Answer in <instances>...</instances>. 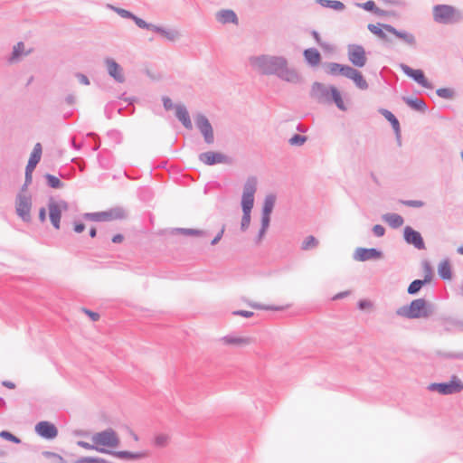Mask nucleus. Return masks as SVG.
Segmentation results:
<instances>
[{
    "label": "nucleus",
    "instance_id": "1",
    "mask_svg": "<svg viewBox=\"0 0 463 463\" xmlns=\"http://www.w3.org/2000/svg\"><path fill=\"white\" fill-rule=\"evenodd\" d=\"M251 67L258 70L263 75H276L282 80L298 83L300 76L294 69L288 67V61L283 56L261 54L249 58Z\"/></svg>",
    "mask_w": 463,
    "mask_h": 463
},
{
    "label": "nucleus",
    "instance_id": "2",
    "mask_svg": "<svg viewBox=\"0 0 463 463\" xmlns=\"http://www.w3.org/2000/svg\"><path fill=\"white\" fill-rule=\"evenodd\" d=\"M257 178L249 176L243 186L241 197L242 218L241 222V230L245 232L250 223V213L254 205V194L257 191Z\"/></svg>",
    "mask_w": 463,
    "mask_h": 463
},
{
    "label": "nucleus",
    "instance_id": "3",
    "mask_svg": "<svg viewBox=\"0 0 463 463\" xmlns=\"http://www.w3.org/2000/svg\"><path fill=\"white\" fill-rule=\"evenodd\" d=\"M434 313V305L425 298L413 299L409 305L402 306L396 310L399 317L409 319L428 318Z\"/></svg>",
    "mask_w": 463,
    "mask_h": 463
},
{
    "label": "nucleus",
    "instance_id": "4",
    "mask_svg": "<svg viewBox=\"0 0 463 463\" xmlns=\"http://www.w3.org/2000/svg\"><path fill=\"white\" fill-rule=\"evenodd\" d=\"M433 20L441 24H452L462 21L463 14L452 5H436L432 10Z\"/></svg>",
    "mask_w": 463,
    "mask_h": 463
},
{
    "label": "nucleus",
    "instance_id": "5",
    "mask_svg": "<svg viewBox=\"0 0 463 463\" xmlns=\"http://www.w3.org/2000/svg\"><path fill=\"white\" fill-rule=\"evenodd\" d=\"M82 218L91 222H110L127 218V213L123 207L116 206L107 211L85 213Z\"/></svg>",
    "mask_w": 463,
    "mask_h": 463
},
{
    "label": "nucleus",
    "instance_id": "6",
    "mask_svg": "<svg viewBox=\"0 0 463 463\" xmlns=\"http://www.w3.org/2000/svg\"><path fill=\"white\" fill-rule=\"evenodd\" d=\"M428 390L438 392L442 395L458 393L463 391V383L457 376L452 375L448 383H432L428 386Z\"/></svg>",
    "mask_w": 463,
    "mask_h": 463
},
{
    "label": "nucleus",
    "instance_id": "7",
    "mask_svg": "<svg viewBox=\"0 0 463 463\" xmlns=\"http://www.w3.org/2000/svg\"><path fill=\"white\" fill-rule=\"evenodd\" d=\"M92 441L98 447H107V448H115L119 444V439L118 437L117 432L109 428L100 432H97L92 436Z\"/></svg>",
    "mask_w": 463,
    "mask_h": 463
},
{
    "label": "nucleus",
    "instance_id": "8",
    "mask_svg": "<svg viewBox=\"0 0 463 463\" xmlns=\"http://www.w3.org/2000/svg\"><path fill=\"white\" fill-rule=\"evenodd\" d=\"M68 207L66 201L54 202L52 198L50 199L48 203L49 218L54 229H60L62 211H66Z\"/></svg>",
    "mask_w": 463,
    "mask_h": 463
},
{
    "label": "nucleus",
    "instance_id": "9",
    "mask_svg": "<svg viewBox=\"0 0 463 463\" xmlns=\"http://www.w3.org/2000/svg\"><path fill=\"white\" fill-rule=\"evenodd\" d=\"M32 199L31 196L24 195L19 193L16 195L15 211L16 214L24 222H30L32 221L31 211Z\"/></svg>",
    "mask_w": 463,
    "mask_h": 463
},
{
    "label": "nucleus",
    "instance_id": "10",
    "mask_svg": "<svg viewBox=\"0 0 463 463\" xmlns=\"http://www.w3.org/2000/svg\"><path fill=\"white\" fill-rule=\"evenodd\" d=\"M347 55L350 62L358 68L366 64L367 58L364 48L360 44H349L347 47Z\"/></svg>",
    "mask_w": 463,
    "mask_h": 463
},
{
    "label": "nucleus",
    "instance_id": "11",
    "mask_svg": "<svg viewBox=\"0 0 463 463\" xmlns=\"http://www.w3.org/2000/svg\"><path fill=\"white\" fill-rule=\"evenodd\" d=\"M35 433L47 440L54 439L58 436V428L56 425L48 420H41L34 427Z\"/></svg>",
    "mask_w": 463,
    "mask_h": 463
},
{
    "label": "nucleus",
    "instance_id": "12",
    "mask_svg": "<svg viewBox=\"0 0 463 463\" xmlns=\"http://www.w3.org/2000/svg\"><path fill=\"white\" fill-rule=\"evenodd\" d=\"M233 160L231 156L216 151L204 152V165H214L218 164L232 165Z\"/></svg>",
    "mask_w": 463,
    "mask_h": 463
},
{
    "label": "nucleus",
    "instance_id": "13",
    "mask_svg": "<svg viewBox=\"0 0 463 463\" xmlns=\"http://www.w3.org/2000/svg\"><path fill=\"white\" fill-rule=\"evenodd\" d=\"M403 237L408 244L413 245L416 249H425V243L421 234L411 226H405L403 230Z\"/></svg>",
    "mask_w": 463,
    "mask_h": 463
},
{
    "label": "nucleus",
    "instance_id": "14",
    "mask_svg": "<svg viewBox=\"0 0 463 463\" xmlns=\"http://www.w3.org/2000/svg\"><path fill=\"white\" fill-rule=\"evenodd\" d=\"M382 257L383 252L375 248H357L354 254V258L359 261L377 260Z\"/></svg>",
    "mask_w": 463,
    "mask_h": 463
},
{
    "label": "nucleus",
    "instance_id": "15",
    "mask_svg": "<svg viewBox=\"0 0 463 463\" xmlns=\"http://www.w3.org/2000/svg\"><path fill=\"white\" fill-rule=\"evenodd\" d=\"M105 63L107 66V71L109 75L115 80V81L118 83H123L125 81V77L123 74V69L119 63H118L112 58H106Z\"/></svg>",
    "mask_w": 463,
    "mask_h": 463
},
{
    "label": "nucleus",
    "instance_id": "16",
    "mask_svg": "<svg viewBox=\"0 0 463 463\" xmlns=\"http://www.w3.org/2000/svg\"><path fill=\"white\" fill-rule=\"evenodd\" d=\"M383 27L386 32L392 33L397 38L402 40L406 44L410 46L416 45V39L412 33L406 31H399L395 27L388 24H383Z\"/></svg>",
    "mask_w": 463,
    "mask_h": 463
},
{
    "label": "nucleus",
    "instance_id": "17",
    "mask_svg": "<svg viewBox=\"0 0 463 463\" xmlns=\"http://www.w3.org/2000/svg\"><path fill=\"white\" fill-rule=\"evenodd\" d=\"M426 268H428V274H425L423 279H414L408 287L407 292L409 295H416L421 288L429 283L432 279V269L428 261L425 262Z\"/></svg>",
    "mask_w": 463,
    "mask_h": 463
},
{
    "label": "nucleus",
    "instance_id": "18",
    "mask_svg": "<svg viewBox=\"0 0 463 463\" xmlns=\"http://www.w3.org/2000/svg\"><path fill=\"white\" fill-rule=\"evenodd\" d=\"M345 71H346V74L345 77L352 80L357 88H359L360 90H363L368 89V83H367L366 80L364 78L361 71H359L358 70H356L351 66H349L348 69H345Z\"/></svg>",
    "mask_w": 463,
    "mask_h": 463
},
{
    "label": "nucleus",
    "instance_id": "19",
    "mask_svg": "<svg viewBox=\"0 0 463 463\" xmlns=\"http://www.w3.org/2000/svg\"><path fill=\"white\" fill-rule=\"evenodd\" d=\"M107 454L112 455L118 458L125 459V460H137L146 457V452L137 451L132 452L128 450H112L108 449Z\"/></svg>",
    "mask_w": 463,
    "mask_h": 463
},
{
    "label": "nucleus",
    "instance_id": "20",
    "mask_svg": "<svg viewBox=\"0 0 463 463\" xmlns=\"http://www.w3.org/2000/svg\"><path fill=\"white\" fill-rule=\"evenodd\" d=\"M175 118L181 122L184 128L191 130L193 123L186 107L184 104L176 107L175 110Z\"/></svg>",
    "mask_w": 463,
    "mask_h": 463
},
{
    "label": "nucleus",
    "instance_id": "21",
    "mask_svg": "<svg viewBox=\"0 0 463 463\" xmlns=\"http://www.w3.org/2000/svg\"><path fill=\"white\" fill-rule=\"evenodd\" d=\"M42 153H43L42 145L40 143H36L33 146V149L30 155L29 160L25 166L26 170L34 171L37 165L41 161Z\"/></svg>",
    "mask_w": 463,
    "mask_h": 463
},
{
    "label": "nucleus",
    "instance_id": "22",
    "mask_svg": "<svg viewBox=\"0 0 463 463\" xmlns=\"http://www.w3.org/2000/svg\"><path fill=\"white\" fill-rule=\"evenodd\" d=\"M216 19L221 24H238L239 19L236 13L231 9H223L216 14Z\"/></svg>",
    "mask_w": 463,
    "mask_h": 463
},
{
    "label": "nucleus",
    "instance_id": "23",
    "mask_svg": "<svg viewBox=\"0 0 463 463\" xmlns=\"http://www.w3.org/2000/svg\"><path fill=\"white\" fill-rule=\"evenodd\" d=\"M312 91L319 102L329 100L330 88H326L320 82H314L312 85Z\"/></svg>",
    "mask_w": 463,
    "mask_h": 463
},
{
    "label": "nucleus",
    "instance_id": "24",
    "mask_svg": "<svg viewBox=\"0 0 463 463\" xmlns=\"http://www.w3.org/2000/svg\"><path fill=\"white\" fill-rule=\"evenodd\" d=\"M379 113L381 115H383L390 122L392 128H393V130L396 134L398 140H400V137H401L400 123H399V120L397 119V118L394 116V114L386 109H380Z\"/></svg>",
    "mask_w": 463,
    "mask_h": 463
},
{
    "label": "nucleus",
    "instance_id": "25",
    "mask_svg": "<svg viewBox=\"0 0 463 463\" xmlns=\"http://www.w3.org/2000/svg\"><path fill=\"white\" fill-rule=\"evenodd\" d=\"M33 52V49H29L28 51H24V43L23 42H18L13 47V51L11 56L8 59L10 63L16 62L20 60L23 55H28Z\"/></svg>",
    "mask_w": 463,
    "mask_h": 463
},
{
    "label": "nucleus",
    "instance_id": "26",
    "mask_svg": "<svg viewBox=\"0 0 463 463\" xmlns=\"http://www.w3.org/2000/svg\"><path fill=\"white\" fill-rule=\"evenodd\" d=\"M114 110H117L118 114H124L125 111H129V113H133L135 109L133 107L128 109V106L119 107L117 101L110 102L105 106L104 109L107 118L110 119L112 118Z\"/></svg>",
    "mask_w": 463,
    "mask_h": 463
},
{
    "label": "nucleus",
    "instance_id": "27",
    "mask_svg": "<svg viewBox=\"0 0 463 463\" xmlns=\"http://www.w3.org/2000/svg\"><path fill=\"white\" fill-rule=\"evenodd\" d=\"M402 100L412 109L425 113L428 109V107L425 101L421 99L411 98V97H402Z\"/></svg>",
    "mask_w": 463,
    "mask_h": 463
},
{
    "label": "nucleus",
    "instance_id": "28",
    "mask_svg": "<svg viewBox=\"0 0 463 463\" xmlns=\"http://www.w3.org/2000/svg\"><path fill=\"white\" fill-rule=\"evenodd\" d=\"M305 61L310 66H317L321 61L320 52L316 48H307L303 52Z\"/></svg>",
    "mask_w": 463,
    "mask_h": 463
},
{
    "label": "nucleus",
    "instance_id": "29",
    "mask_svg": "<svg viewBox=\"0 0 463 463\" xmlns=\"http://www.w3.org/2000/svg\"><path fill=\"white\" fill-rule=\"evenodd\" d=\"M438 274L444 280H449L452 278V270L449 259L442 260L438 266Z\"/></svg>",
    "mask_w": 463,
    "mask_h": 463
},
{
    "label": "nucleus",
    "instance_id": "30",
    "mask_svg": "<svg viewBox=\"0 0 463 463\" xmlns=\"http://www.w3.org/2000/svg\"><path fill=\"white\" fill-rule=\"evenodd\" d=\"M410 78L425 89H433L432 83L427 80L423 71L420 69H416Z\"/></svg>",
    "mask_w": 463,
    "mask_h": 463
},
{
    "label": "nucleus",
    "instance_id": "31",
    "mask_svg": "<svg viewBox=\"0 0 463 463\" xmlns=\"http://www.w3.org/2000/svg\"><path fill=\"white\" fill-rule=\"evenodd\" d=\"M330 99L326 100V102H334L339 109L345 111L346 107L342 99L340 91L335 86H330Z\"/></svg>",
    "mask_w": 463,
    "mask_h": 463
},
{
    "label": "nucleus",
    "instance_id": "32",
    "mask_svg": "<svg viewBox=\"0 0 463 463\" xmlns=\"http://www.w3.org/2000/svg\"><path fill=\"white\" fill-rule=\"evenodd\" d=\"M383 221H385L392 229L400 228L404 220L402 215L398 213H385L383 215Z\"/></svg>",
    "mask_w": 463,
    "mask_h": 463
},
{
    "label": "nucleus",
    "instance_id": "33",
    "mask_svg": "<svg viewBox=\"0 0 463 463\" xmlns=\"http://www.w3.org/2000/svg\"><path fill=\"white\" fill-rule=\"evenodd\" d=\"M348 68H349V65L340 64L337 62H329L326 65V73H328L330 75H334V76H336V75L345 76V74H346L345 69H348Z\"/></svg>",
    "mask_w": 463,
    "mask_h": 463
},
{
    "label": "nucleus",
    "instance_id": "34",
    "mask_svg": "<svg viewBox=\"0 0 463 463\" xmlns=\"http://www.w3.org/2000/svg\"><path fill=\"white\" fill-rule=\"evenodd\" d=\"M222 341L226 345H249L250 343V339L249 337L235 336V335H225L222 338Z\"/></svg>",
    "mask_w": 463,
    "mask_h": 463
},
{
    "label": "nucleus",
    "instance_id": "35",
    "mask_svg": "<svg viewBox=\"0 0 463 463\" xmlns=\"http://www.w3.org/2000/svg\"><path fill=\"white\" fill-rule=\"evenodd\" d=\"M316 2L323 7L335 11H343L345 8L344 3L338 0H316Z\"/></svg>",
    "mask_w": 463,
    "mask_h": 463
},
{
    "label": "nucleus",
    "instance_id": "36",
    "mask_svg": "<svg viewBox=\"0 0 463 463\" xmlns=\"http://www.w3.org/2000/svg\"><path fill=\"white\" fill-rule=\"evenodd\" d=\"M44 179L46 181V184L48 187L52 189H61L64 186V183L61 181V179L52 174H45Z\"/></svg>",
    "mask_w": 463,
    "mask_h": 463
},
{
    "label": "nucleus",
    "instance_id": "37",
    "mask_svg": "<svg viewBox=\"0 0 463 463\" xmlns=\"http://www.w3.org/2000/svg\"><path fill=\"white\" fill-rule=\"evenodd\" d=\"M154 32L159 33L160 35H162L169 41H175L179 35L176 30H167L159 25L155 26Z\"/></svg>",
    "mask_w": 463,
    "mask_h": 463
},
{
    "label": "nucleus",
    "instance_id": "38",
    "mask_svg": "<svg viewBox=\"0 0 463 463\" xmlns=\"http://www.w3.org/2000/svg\"><path fill=\"white\" fill-rule=\"evenodd\" d=\"M276 196L274 194H268L263 203L261 214L270 215L274 208Z\"/></svg>",
    "mask_w": 463,
    "mask_h": 463
},
{
    "label": "nucleus",
    "instance_id": "39",
    "mask_svg": "<svg viewBox=\"0 0 463 463\" xmlns=\"http://www.w3.org/2000/svg\"><path fill=\"white\" fill-rule=\"evenodd\" d=\"M172 234H182L189 236H203V230L190 228H175L171 232Z\"/></svg>",
    "mask_w": 463,
    "mask_h": 463
},
{
    "label": "nucleus",
    "instance_id": "40",
    "mask_svg": "<svg viewBox=\"0 0 463 463\" xmlns=\"http://www.w3.org/2000/svg\"><path fill=\"white\" fill-rule=\"evenodd\" d=\"M318 244L319 241L315 236L308 235L303 240L300 249L302 250H309L316 249L318 246Z\"/></svg>",
    "mask_w": 463,
    "mask_h": 463
},
{
    "label": "nucleus",
    "instance_id": "41",
    "mask_svg": "<svg viewBox=\"0 0 463 463\" xmlns=\"http://www.w3.org/2000/svg\"><path fill=\"white\" fill-rule=\"evenodd\" d=\"M367 29L383 41H388V37L384 32L385 30L383 29V24H378V25H375L373 24H369Z\"/></svg>",
    "mask_w": 463,
    "mask_h": 463
},
{
    "label": "nucleus",
    "instance_id": "42",
    "mask_svg": "<svg viewBox=\"0 0 463 463\" xmlns=\"http://www.w3.org/2000/svg\"><path fill=\"white\" fill-rule=\"evenodd\" d=\"M204 142L207 144H213L214 142V135L212 124L204 117Z\"/></svg>",
    "mask_w": 463,
    "mask_h": 463
},
{
    "label": "nucleus",
    "instance_id": "43",
    "mask_svg": "<svg viewBox=\"0 0 463 463\" xmlns=\"http://www.w3.org/2000/svg\"><path fill=\"white\" fill-rule=\"evenodd\" d=\"M357 5L364 9L365 11L373 12L379 15H382L384 13L382 9L376 6L375 3L373 0H369L363 4H358Z\"/></svg>",
    "mask_w": 463,
    "mask_h": 463
},
{
    "label": "nucleus",
    "instance_id": "44",
    "mask_svg": "<svg viewBox=\"0 0 463 463\" xmlns=\"http://www.w3.org/2000/svg\"><path fill=\"white\" fill-rule=\"evenodd\" d=\"M132 21L136 24V25L137 27H139L140 29H146V30H148V31H153L154 32V29H155V26L156 24H151V23H147L146 22L144 19L137 16L136 14H134L133 18H132Z\"/></svg>",
    "mask_w": 463,
    "mask_h": 463
},
{
    "label": "nucleus",
    "instance_id": "45",
    "mask_svg": "<svg viewBox=\"0 0 463 463\" xmlns=\"http://www.w3.org/2000/svg\"><path fill=\"white\" fill-rule=\"evenodd\" d=\"M0 438L5 439V440H7V441H10L14 444H21L22 443V440L19 437L15 436L14 434H13L11 431L9 430H1L0 431Z\"/></svg>",
    "mask_w": 463,
    "mask_h": 463
},
{
    "label": "nucleus",
    "instance_id": "46",
    "mask_svg": "<svg viewBox=\"0 0 463 463\" xmlns=\"http://www.w3.org/2000/svg\"><path fill=\"white\" fill-rule=\"evenodd\" d=\"M77 445L80 448H83L86 449H90V450H97L100 453L107 454V451H108V449H106V448L98 447L96 444H90L84 440H78Z\"/></svg>",
    "mask_w": 463,
    "mask_h": 463
},
{
    "label": "nucleus",
    "instance_id": "47",
    "mask_svg": "<svg viewBox=\"0 0 463 463\" xmlns=\"http://www.w3.org/2000/svg\"><path fill=\"white\" fill-rule=\"evenodd\" d=\"M436 94L446 99H451L455 97V90L450 88H439L436 90Z\"/></svg>",
    "mask_w": 463,
    "mask_h": 463
},
{
    "label": "nucleus",
    "instance_id": "48",
    "mask_svg": "<svg viewBox=\"0 0 463 463\" xmlns=\"http://www.w3.org/2000/svg\"><path fill=\"white\" fill-rule=\"evenodd\" d=\"M109 7L110 9H112L116 14H118L122 18L132 20V18H133V16L135 14L132 12H130L128 10H126L124 8H121V7L113 6V5H109Z\"/></svg>",
    "mask_w": 463,
    "mask_h": 463
},
{
    "label": "nucleus",
    "instance_id": "49",
    "mask_svg": "<svg viewBox=\"0 0 463 463\" xmlns=\"http://www.w3.org/2000/svg\"><path fill=\"white\" fill-rule=\"evenodd\" d=\"M307 139L306 136L295 134L288 139V143L290 146H300L305 144Z\"/></svg>",
    "mask_w": 463,
    "mask_h": 463
},
{
    "label": "nucleus",
    "instance_id": "50",
    "mask_svg": "<svg viewBox=\"0 0 463 463\" xmlns=\"http://www.w3.org/2000/svg\"><path fill=\"white\" fill-rule=\"evenodd\" d=\"M169 437L165 434H158L154 439V445L156 448H164L167 445Z\"/></svg>",
    "mask_w": 463,
    "mask_h": 463
},
{
    "label": "nucleus",
    "instance_id": "51",
    "mask_svg": "<svg viewBox=\"0 0 463 463\" xmlns=\"http://www.w3.org/2000/svg\"><path fill=\"white\" fill-rule=\"evenodd\" d=\"M75 463H105V459L99 457H81Z\"/></svg>",
    "mask_w": 463,
    "mask_h": 463
},
{
    "label": "nucleus",
    "instance_id": "52",
    "mask_svg": "<svg viewBox=\"0 0 463 463\" xmlns=\"http://www.w3.org/2000/svg\"><path fill=\"white\" fill-rule=\"evenodd\" d=\"M162 102H163V106H164V109L166 110V111H169V110H172V109H176V107L177 106H180L181 103L179 104H175L172 99L167 97V96H163L162 97Z\"/></svg>",
    "mask_w": 463,
    "mask_h": 463
},
{
    "label": "nucleus",
    "instance_id": "53",
    "mask_svg": "<svg viewBox=\"0 0 463 463\" xmlns=\"http://www.w3.org/2000/svg\"><path fill=\"white\" fill-rule=\"evenodd\" d=\"M250 306L258 310H282V307L276 306H266L260 303H250Z\"/></svg>",
    "mask_w": 463,
    "mask_h": 463
},
{
    "label": "nucleus",
    "instance_id": "54",
    "mask_svg": "<svg viewBox=\"0 0 463 463\" xmlns=\"http://www.w3.org/2000/svg\"><path fill=\"white\" fill-rule=\"evenodd\" d=\"M400 203L405 206L420 208L424 205V202L420 200H401Z\"/></svg>",
    "mask_w": 463,
    "mask_h": 463
},
{
    "label": "nucleus",
    "instance_id": "55",
    "mask_svg": "<svg viewBox=\"0 0 463 463\" xmlns=\"http://www.w3.org/2000/svg\"><path fill=\"white\" fill-rule=\"evenodd\" d=\"M43 455L46 458H55L57 460V463H67V461L59 454L52 452V451H43Z\"/></svg>",
    "mask_w": 463,
    "mask_h": 463
},
{
    "label": "nucleus",
    "instance_id": "56",
    "mask_svg": "<svg viewBox=\"0 0 463 463\" xmlns=\"http://www.w3.org/2000/svg\"><path fill=\"white\" fill-rule=\"evenodd\" d=\"M82 311L90 317V319L93 322H96L99 319L100 316L98 312L92 311L86 307L82 308Z\"/></svg>",
    "mask_w": 463,
    "mask_h": 463
},
{
    "label": "nucleus",
    "instance_id": "57",
    "mask_svg": "<svg viewBox=\"0 0 463 463\" xmlns=\"http://www.w3.org/2000/svg\"><path fill=\"white\" fill-rule=\"evenodd\" d=\"M86 226L83 222L81 221H74L73 222V231L76 233H81L84 232Z\"/></svg>",
    "mask_w": 463,
    "mask_h": 463
},
{
    "label": "nucleus",
    "instance_id": "58",
    "mask_svg": "<svg viewBox=\"0 0 463 463\" xmlns=\"http://www.w3.org/2000/svg\"><path fill=\"white\" fill-rule=\"evenodd\" d=\"M373 232L376 237H383L385 233V229L381 224H376L373 227Z\"/></svg>",
    "mask_w": 463,
    "mask_h": 463
},
{
    "label": "nucleus",
    "instance_id": "59",
    "mask_svg": "<svg viewBox=\"0 0 463 463\" xmlns=\"http://www.w3.org/2000/svg\"><path fill=\"white\" fill-rule=\"evenodd\" d=\"M194 123L198 130L203 134V113L198 112L194 118Z\"/></svg>",
    "mask_w": 463,
    "mask_h": 463
},
{
    "label": "nucleus",
    "instance_id": "60",
    "mask_svg": "<svg viewBox=\"0 0 463 463\" xmlns=\"http://www.w3.org/2000/svg\"><path fill=\"white\" fill-rule=\"evenodd\" d=\"M75 77L78 79L79 82L82 85L88 86L90 84L89 78L81 72H77L75 74Z\"/></svg>",
    "mask_w": 463,
    "mask_h": 463
},
{
    "label": "nucleus",
    "instance_id": "61",
    "mask_svg": "<svg viewBox=\"0 0 463 463\" xmlns=\"http://www.w3.org/2000/svg\"><path fill=\"white\" fill-rule=\"evenodd\" d=\"M444 358L463 360V353H445L442 354Z\"/></svg>",
    "mask_w": 463,
    "mask_h": 463
},
{
    "label": "nucleus",
    "instance_id": "62",
    "mask_svg": "<svg viewBox=\"0 0 463 463\" xmlns=\"http://www.w3.org/2000/svg\"><path fill=\"white\" fill-rule=\"evenodd\" d=\"M232 315L249 318V317H251L254 314H253V312L247 311V310H235L232 312Z\"/></svg>",
    "mask_w": 463,
    "mask_h": 463
},
{
    "label": "nucleus",
    "instance_id": "63",
    "mask_svg": "<svg viewBox=\"0 0 463 463\" xmlns=\"http://www.w3.org/2000/svg\"><path fill=\"white\" fill-rule=\"evenodd\" d=\"M270 222V215L261 214V228L268 229Z\"/></svg>",
    "mask_w": 463,
    "mask_h": 463
},
{
    "label": "nucleus",
    "instance_id": "64",
    "mask_svg": "<svg viewBox=\"0 0 463 463\" xmlns=\"http://www.w3.org/2000/svg\"><path fill=\"white\" fill-rule=\"evenodd\" d=\"M224 225H222V229L220 230V232L216 234V236L211 241V244L212 245H215L217 244L220 240L222 239V235H223V232H224Z\"/></svg>",
    "mask_w": 463,
    "mask_h": 463
}]
</instances>
